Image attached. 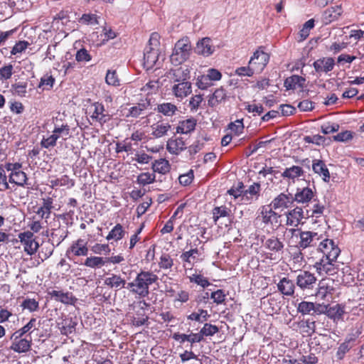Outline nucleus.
I'll return each instance as SVG.
<instances>
[{
	"mask_svg": "<svg viewBox=\"0 0 364 364\" xmlns=\"http://www.w3.org/2000/svg\"><path fill=\"white\" fill-rule=\"evenodd\" d=\"M287 236L289 237L287 243L289 245H294L299 239L296 247L300 250L314 247L323 237V234L318 233L314 230H301V229H287Z\"/></svg>",
	"mask_w": 364,
	"mask_h": 364,
	"instance_id": "obj_1",
	"label": "nucleus"
},
{
	"mask_svg": "<svg viewBox=\"0 0 364 364\" xmlns=\"http://www.w3.org/2000/svg\"><path fill=\"white\" fill-rule=\"evenodd\" d=\"M158 279V276L153 272L141 270L134 279L127 284V289L139 298H144L149 294V287L156 283Z\"/></svg>",
	"mask_w": 364,
	"mask_h": 364,
	"instance_id": "obj_2",
	"label": "nucleus"
},
{
	"mask_svg": "<svg viewBox=\"0 0 364 364\" xmlns=\"http://www.w3.org/2000/svg\"><path fill=\"white\" fill-rule=\"evenodd\" d=\"M183 73L184 70L182 68L171 69L170 71V74L171 75V77L173 81L178 82L172 86V93L176 98H180L181 100L187 97L192 91L191 84L190 82L186 80V77L181 80V75Z\"/></svg>",
	"mask_w": 364,
	"mask_h": 364,
	"instance_id": "obj_3",
	"label": "nucleus"
},
{
	"mask_svg": "<svg viewBox=\"0 0 364 364\" xmlns=\"http://www.w3.org/2000/svg\"><path fill=\"white\" fill-rule=\"evenodd\" d=\"M191 44L188 38L178 40L174 46L173 53L170 57L172 64L178 65L185 62L190 56Z\"/></svg>",
	"mask_w": 364,
	"mask_h": 364,
	"instance_id": "obj_4",
	"label": "nucleus"
},
{
	"mask_svg": "<svg viewBox=\"0 0 364 364\" xmlns=\"http://www.w3.org/2000/svg\"><path fill=\"white\" fill-rule=\"evenodd\" d=\"M22 168V164L19 162L5 164V168L9 172V183L20 187L26 186L28 177Z\"/></svg>",
	"mask_w": 364,
	"mask_h": 364,
	"instance_id": "obj_5",
	"label": "nucleus"
},
{
	"mask_svg": "<svg viewBox=\"0 0 364 364\" xmlns=\"http://www.w3.org/2000/svg\"><path fill=\"white\" fill-rule=\"evenodd\" d=\"M89 252L87 242L79 238L73 241L70 246L67 249L65 255L70 261L76 264H82V262L78 260L80 257H86Z\"/></svg>",
	"mask_w": 364,
	"mask_h": 364,
	"instance_id": "obj_6",
	"label": "nucleus"
},
{
	"mask_svg": "<svg viewBox=\"0 0 364 364\" xmlns=\"http://www.w3.org/2000/svg\"><path fill=\"white\" fill-rule=\"evenodd\" d=\"M264 247L269 252L267 257L272 259H279L284 252V244L277 236L272 235L263 241Z\"/></svg>",
	"mask_w": 364,
	"mask_h": 364,
	"instance_id": "obj_7",
	"label": "nucleus"
},
{
	"mask_svg": "<svg viewBox=\"0 0 364 364\" xmlns=\"http://www.w3.org/2000/svg\"><path fill=\"white\" fill-rule=\"evenodd\" d=\"M18 239L27 255L33 256L38 252L40 245L37 237L32 232H21L18 234Z\"/></svg>",
	"mask_w": 364,
	"mask_h": 364,
	"instance_id": "obj_8",
	"label": "nucleus"
},
{
	"mask_svg": "<svg viewBox=\"0 0 364 364\" xmlns=\"http://www.w3.org/2000/svg\"><path fill=\"white\" fill-rule=\"evenodd\" d=\"M18 331H15L11 336V345L10 349L14 352L21 353H26L30 350L32 344L31 337L25 336Z\"/></svg>",
	"mask_w": 364,
	"mask_h": 364,
	"instance_id": "obj_9",
	"label": "nucleus"
},
{
	"mask_svg": "<svg viewBox=\"0 0 364 364\" xmlns=\"http://www.w3.org/2000/svg\"><path fill=\"white\" fill-rule=\"evenodd\" d=\"M318 250L323 254L322 258H328V259H337L340 255L341 250L334 241L326 237L323 235V239L319 241Z\"/></svg>",
	"mask_w": 364,
	"mask_h": 364,
	"instance_id": "obj_10",
	"label": "nucleus"
},
{
	"mask_svg": "<svg viewBox=\"0 0 364 364\" xmlns=\"http://www.w3.org/2000/svg\"><path fill=\"white\" fill-rule=\"evenodd\" d=\"M259 210L258 218H260L265 225L272 228L280 225L281 215L276 213L270 205H262Z\"/></svg>",
	"mask_w": 364,
	"mask_h": 364,
	"instance_id": "obj_11",
	"label": "nucleus"
},
{
	"mask_svg": "<svg viewBox=\"0 0 364 364\" xmlns=\"http://www.w3.org/2000/svg\"><path fill=\"white\" fill-rule=\"evenodd\" d=\"M316 321L312 317L303 318L294 322L291 328L303 337H310L316 333Z\"/></svg>",
	"mask_w": 364,
	"mask_h": 364,
	"instance_id": "obj_12",
	"label": "nucleus"
},
{
	"mask_svg": "<svg viewBox=\"0 0 364 364\" xmlns=\"http://www.w3.org/2000/svg\"><path fill=\"white\" fill-rule=\"evenodd\" d=\"M316 282L315 274L307 270H300L296 277V285L303 291L312 290Z\"/></svg>",
	"mask_w": 364,
	"mask_h": 364,
	"instance_id": "obj_13",
	"label": "nucleus"
},
{
	"mask_svg": "<svg viewBox=\"0 0 364 364\" xmlns=\"http://www.w3.org/2000/svg\"><path fill=\"white\" fill-rule=\"evenodd\" d=\"M306 171L301 166L292 165L286 168L281 177L289 186L294 184L300 178L304 177Z\"/></svg>",
	"mask_w": 364,
	"mask_h": 364,
	"instance_id": "obj_14",
	"label": "nucleus"
},
{
	"mask_svg": "<svg viewBox=\"0 0 364 364\" xmlns=\"http://www.w3.org/2000/svg\"><path fill=\"white\" fill-rule=\"evenodd\" d=\"M336 259H328V258H321L316 262L314 267L316 272L321 275H334L338 272V267L333 264Z\"/></svg>",
	"mask_w": 364,
	"mask_h": 364,
	"instance_id": "obj_15",
	"label": "nucleus"
},
{
	"mask_svg": "<svg viewBox=\"0 0 364 364\" xmlns=\"http://www.w3.org/2000/svg\"><path fill=\"white\" fill-rule=\"evenodd\" d=\"M261 185L259 183L255 182L247 189H242V203L249 205L257 200L260 196Z\"/></svg>",
	"mask_w": 364,
	"mask_h": 364,
	"instance_id": "obj_16",
	"label": "nucleus"
},
{
	"mask_svg": "<svg viewBox=\"0 0 364 364\" xmlns=\"http://www.w3.org/2000/svg\"><path fill=\"white\" fill-rule=\"evenodd\" d=\"M316 195V191H313V189L309 186L297 188L293 198L294 201L297 203L308 205V204L314 198Z\"/></svg>",
	"mask_w": 364,
	"mask_h": 364,
	"instance_id": "obj_17",
	"label": "nucleus"
},
{
	"mask_svg": "<svg viewBox=\"0 0 364 364\" xmlns=\"http://www.w3.org/2000/svg\"><path fill=\"white\" fill-rule=\"evenodd\" d=\"M127 284L124 278L114 273H107L104 279V285L116 291L127 288Z\"/></svg>",
	"mask_w": 364,
	"mask_h": 364,
	"instance_id": "obj_18",
	"label": "nucleus"
},
{
	"mask_svg": "<svg viewBox=\"0 0 364 364\" xmlns=\"http://www.w3.org/2000/svg\"><path fill=\"white\" fill-rule=\"evenodd\" d=\"M269 60V55L262 50H256L251 57L249 64L252 66L256 72L264 70Z\"/></svg>",
	"mask_w": 364,
	"mask_h": 364,
	"instance_id": "obj_19",
	"label": "nucleus"
},
{
	"mask_svg": "<svg viewBox=\"0 0 364 364\" xmlns=\"http://www.w3.org/2000/svg\"><path fill=\"white\" fill-rule=\"evenodd\" d=\"M90 109H92L90 117L92 120L103 124L110 119V116L105 110L104 105L100 102L93 103Z\"/></svg>",
	"mask_w": 364,
	"mask_h": 364,
	"instance_id": "obj_20",
	"label": "nucleus"
},
{
	"mask_svg": "<svg viewBox=\"0 0 364 364\" xmlns=\"http://www.w3.org/2000/svg\"><path fill=\"white\" fill-rule=\"evenodd\" d=\"M294 202L291 193H281L272 200L270 205L274 210H284L290 207Z\"/></svg>",
	"mask_w": 364,
	"mask_h": 364,
	"instance_id": "obj_21",
	"label": "nucleus"
},
{
	"mask_svg": "<svg viewBox=\"0 0 364 364\" xmlns=\"http://www.w3.org/2000/svg\"><path fill=\"white\" fill-rule=\"evenodd\" d=\"M68 227L62 226L58 222V226L51 229L50 240L58 247L68 237Z\"/></svg>",
	"mask_w": 364,
	"mask_h": 364,
	"instance_id": "obj_22",
	"label": "nucleus"
},
{
	"mask_svg": "<svg viewBox=\"0 0 364 364\" xmlns=\"http://www.w3.org/2000/svg\"><path fill=\"white\" fill-rule=\"evenodd\" d=\"M335 65V60L333 58H321L314 62L313 66L317 73H327L331 71Z\"/></svg>",
	"mask_w": 364,
	"mask_h": 364,
	"instance_id": "obj_23",
	"label": "nucleus"
},
{
	"mask_svg": "<svg viewBox=\"0 0 364 364\" xmlns=\"http://www.w3.org/2000/svg\"><path fill=\"white\" fill-rule=\"evenodd\" d=\"M48 294L56 301L67 305H73L77 301L73 293L69 291L63 292V291L52 290L48 291Z\"/></svg>",
	"mask_w": 364,
	"mask_h": 364,
	"instance_id": "obj_24",
	"label": "nucleus"
},
{
	"mask_svg": "<svg viewBox=\"0 0 364 364\" xmlns=\"http://www.w3.org/2000/svg\"><path fill=\"white\" fill-rule=\"evenodd\" d=\"M154 110L166 117H172L180 112L175 104L166 102L157 104Z\"/></svg>",
	"mask_w": 364,
	"mask_h": 364,
	"instance_id": "obj_25",
	"label": "nucleus"
},
{
	"mask_svg": "<svg viewBox=\"0 0 364 364\" xmlns=\"http://www.w3.org/2000/svg\"><path fill=\"white\" fill-rule=\"evenodd\" d=\"M311 166L314 173L318 175L324 182L330 181V172L323 161L314 159L312 161Z\"/></svg>",
	"mask_w": 364,
	"mask_h": 364,
	"instance_id": "obj_26",
	"label": "nucleus"
},
{
	"mask_svg": "<svg viewBox=\"0 0 364 364\" xmlns=\"http://www.w3.org/2000/svg\"><path fill=\"white\" fill-rule=\"evenodd\" d=\"M278 291L284 296H291L295 291V283L289 277H283L277 283Z\"/></svg>",
	"mask_w": 364,
	"mask_h": 364,
	"instance_id": "obj_27",
	"label": "nucleus"
},
{
	"mask_svg": "<svg viewBox=\"0 0 364 364\" xmlns=\"http://www.w3.org/2000/svg\"><path fill=\"white\" fill-rule=\"evenodd\" d=\"M42 200V204L38 208L36 213L41 219H48L50 216L52 209L53 207V199L51 197L43 198Z\"/></svg>",
	"mask_w": 364,
	"mask_h": 364,
	"instance_id": "obj_28",
	"label": "nucleus"
},
{
	"mask_svg": "<svg viewBox=\"0 0 364 364\" xmlns=\"http://www.w3.org/2000/svg\"><path fill=\"white\" fill-rule=\"evenodd\" d=\"M287 225L296 227L304 218V210L302 208L296 206L286 213Z\"/></svg>",
	"mask_w": 364,
	"mask_h": 364,
	"instance_id": "obj_29",
	"label": "nucleus"
},
{
	"mask_svg": "<svg viewBox=\"0 0 364 364\" xmlns=\"http://www.w3.org/2000/svg\"><path fill=\"white\" fill-rule=\"evenodd\" d=\"M196 51L198 54L209 56L213 53L215 48L212 45V41L210 38H203L196 44Z\"/></svg>",
	"mask_w": 364,
	"mask_h": 364,
	"instance_id": "obj_30",
	"label": "nucleus"
},
{
	"mask_svg": "<svg viewBox=\"0 0 364 364\" xmlns=\"http://www.w3.org/2000/svg\"><path fill=\"white\" fill-rule=\"evenodd\" d=\"M171 126L168 122L159 121L151 126V135L153 137L156 139L161 138L167 135L168 132L171 129Z\"/></svg>",
	"mask_w": 364,
	"mask_h": 364,
	"instance_id": "obj_31",
	"label": "nucleus"
},
{
	"mask_svg": "<svg viewBox=\"0 0 364 364\" xmlns=\"http://www.w3.org/2000/svg\"><path fill=\"white\" fill-rule=\"evenodd\" d=\"M186 148L185 141L182 137L170 139L167 141L166 149L171 154H178Z\"/></svg>",
	"mask_w": 364,
	"mask_h": 364,
	"instance_id": "obj_32",
	"label": "nucleus"
},
{
	"mask_svg": "<svg viewBox=\"0 0 364 364\" xmlns=\"http://www.w3.org/2000/svg\"><path fill=\"white\" fill-rule=\"evenodd\" d=\"M196 124L197 121L193 117L180 121L176 127V133L185 134H190L195 130Z\"/></svg>",
	"mask_w": 364,
	"mask_h": 364,
	"instance_id": "obj_33",
	"label": "nucleus"
},
{
	"mask_svg": "<svg viewBox=\"0 0 364 364\" xmlns=\"http://www.w3.org/2000/svg\"><path fill=\"white\" fill-rule=\"evenodd\" d=\"M342 12L343 10L341 6H335L327 9L323 15L324 23L328 24L336 21L341 16Z\"/></svg>",
	"mask_w": 364,
	"mask_h": 364,
	"instance_id": "obj_34",
	"label": "nucleus"
},
{
	"mask_svg": "<svg viewBox=\"0 0 364 364\" xmlns=\"http://www.w3.org/2000/svg\"><path fill=\"white\" fill-rule=\"evenodd\" d=\"M306 79L301 76L293 75L284 80V87L287 90H296L304 87Z\"/></svg>",
	"mask_w": 364,
	"mask_h": 364,
	"instance_id": "obj_35",
	"label": "nucleus"
},
{
	"mask_svg": "<svg viewBox=\"0 0 364 364\" xmlns=\"http://www.w3.org/2000/svg\"><path fill=\"white\" fill-rule=\"evenodd\" d=\"M227 93L224 88L220 87L215 90L208 99V105L211 107L218 106L219 104L225 101Z\"/></svg>",
	"mask_w": 364,
	"mask_h": 364,
	"instance_id": "obj_36",
	"label": "nucleus"
},
{
	"mask_svg": "<svg viewBox=\"0 0 364 364\" xmlns=\"http://www.w3.org/2000/svg\"><path fill=\"white\" fill-rule=\"evenodd\" d=\"M159 58L158 50L153 48L146 49L144 53V64L146 69L152 68Z\"/></svg>",
	"mask_w": 364,
	"mask_h": 364,
	"instance_id": "obj_37",
	"label": "nucleus"
},
{
	"mask_svg": "<svg viewBox=\"0 0 364 364\" xmlns=\"http://www.w3.org/2000/svg\"><path fill=\"white\" fill-rule=\"evenodd\" d=\"M144 306L141 309L136 311L135 316H134L132 323L135 326H141L148 322L149 316L146 314L145 308L148 306L147 303L145 301H140Z\"/></svg>",
	"mask_w": 364,
	"mask_h": 364,
	"instance_id": "obj_38",
	"label": "nucleus"
},
{
	"mask_svg": "<svg viewBox=\"0 0 364 364\" xmlns=\"http://www.w3.org/2000/svg\"><path fill=\"white\" fill-rule=\"evenodd\" d=\"M213 220L217 224L221 218H230L231 210L226 205L215 206L212 210Z\"/></svg>",
	"mask_w": 364,
	"mask_h": 364,
	"instance_id": "obj_39",
	"label": "nucleus"
},
{
	"mask_svg": "<svg viewBox=\"0 0 364 364\" xmlns=\"http://www.w3.org/2000/svg\"><path fill=\"white\" fill-rule=\"evenodd\" d=\"M151 168L154 172L164 175L170 171L171 165L168 160L159 159L152 163Z\"/></svg>",
	"mask_w": 364,
	"mask_h": 364,
	"instance_id": "obj_40",
	"label": "nucleus"
},
{
	"mask_svg": "<svg viewBox=\"0 0 364 364\" xmlns=\"http://www.w3.org/2000/svg\"><path fill=\"white\" fill-rule=\"evenodd\" d=\"M126 231L123 226L120 223H117L114 228L109 231L107 235L106 239L107 240H113L116 242L122 240L125 235Z\"/></svg>",
	"mask_w": 364,
	"mask_h": 364,
	"instance_id": "obj_41",
	"label": "nucleus"
},
{
	"mask_svg": "<svg viewBox=\"0 0 364 364\" xmlns=\"http://www.w3.org/2000/svg\"><path fill=\"white\" fill-rule=\"evenodd\" d=\"M106 264L105 258L98 256L87 257L82 264L87 267L96 269L101 268Z\"/></svg>",
	"mask_w": 364,
	"mask_h": 364,
	"instance_id": "obj_42",
	"label": "nucleus"
},
{
	"mask_svg": "<svg viewBox=\"0 0 364 364\" xmlns=\"http://www.w3.org/2000/svg\"><path fill=\"white\" fill-rule=\"evenodd\" d=\"M56 245L49 242H43L38 251V257L41 258V261H44L49 258L53 253L54 248Z\"/></svg>",
	"mask_w": 364,
	"mask_h": 364,
	"instance_id": "obj_43",
	"label": "nucleus"
},
{
	"mask_svg": "<svg viewBox=\"0 0 364 364\" xmlns=\"http://www.w3.org/2000/svg\"><path fill=\"white\" fill-rule=\"evenodd\" d=\"M149 106V102H142V103H138L135 106H133L129 109V112L127 114V117H138L140 115L143 114L144 111L148 109Z\"/></svg>",
	"mask_w": 364,
	"mask_h": 364,
	"instance_id": "obj_44",
	"label": "nucleus"
},
{
	"mask_svg": "<svg viewBox=\"0 0 364 364\" xmlns=\"http://www.w3.org/2000/svg\"><path fill=\"white\" fill-rule=\"evenodd\" d=\"M314 201L315 203H314L312 208L311 210H307L306 214L308 217L318 218L323 215L325 210V206L318 200H314Z\"/></svg>",
	"mask_w": 364,
	"mask_h": 364,
	"instance_id": "obj_45",
	"label": "nucleus"
},
{
	"mask_svg": "<svg viewBox=\"0 0 364 364\" xmlns=\"http://www.w3.org/2000/svg\"><path fill=\"white\" fill-rule=\"evenodd\" d=\"M333 291V287L326 284L323 281H321L318 284V288L317 289L316 295L319 299L324 300L326 299L328 294H332Z\"/></svg>",
	"mask_w": 364,
	"mask_h": 364,
	"instance_id": "obj_46",
	"label": "nucleus"
},
{
	"mask_svg": "<svg viewBox=\"0 0 364 364\" xmlns=\"http://www.w3.org/2000/svg\"><path fill=\"white\" fill-rule=\"evenodd\" d=\"M198 254V248H193L188 251L183 252L180 256L181 259L183 262V267H186V264H188L191 268L193 266V263H192L191 259H195L196 255Z\"/></svg>",
	"mask_w": 364,
	"mask_h": 364,
	"instance_id": "obj_47",
	"label": "nucleus"
},
{
	"mask_svg": "<svg viewBox=\"0 0 364 364\" xmlns=\"http://www.w3.org/2000/svg\"><path fill=\"white\" fill-rule=\"evenodd\" d=\"M344 314L343 307L340 304H336L333 306L328 305L326 315L328 317L332 319H339Z\"/></svg>",
	"mask_w": 364,
	"mask_h": 364,
	"instance_id": "obj_48",
	"label": "nucleus"
},
{
	"mask_svg": "<svg viewBox=\"0 0 364 364\" xmlns=\"http://www.w3.org/2000/svg\"><path fill=\"white\" fill-rule=\"evenodd\" d=\"M36 324H37V318H31L29 321L24 325L21 328L18 329L16 331L19 332L20 333L28 336L29 338L31 337V333H33V330L36 328Z\"/></svg>",
	"mask_w": 364,
	"mask_h": 364,
	"instance_id": "obj_49",
	"label": "nucleus"
},
{
	"mask_svg": "<svg viewBox=\"0 0 364 364\" xmlns=\"http://www.w3.org/2000/svg\"><path fill=\"white\" fill-rule=\"evenodd\" d=\"M189 281L191 283L196 284L197 285L203 287V289L210 285V282L208 278L205 277L201 274H193L188 277Z\"/></svg>",
	"mask_w": 364,
	"mask_h": 364,
	"instance_id": "obj_50",
	"label": "nucleus"
},
{
	"mask_svg": "<svg viewBox=\"0 0 364 364\" xmlns=\"http://www.w3.org/2000/svg\"><path fill=\"white\" fill-rule=\"evenodd\" d=\"M21 307L29 312H35L39 309V302L35 299L26 298L21 303Z\"/></svg>",
	"mask_w": 364,
	"mask_h": 364,
	"instance_id": "obj_51",
	"label": "nucleus"
},
{
	"mask_svg": "<svg viewBox=\"0 0 364 364\" xmlns=\"http://www.w3.org/2000/svg\"><path fill=\"white\" fill-rule=\"evenodd\" d=\"M10 188L9 177L6 174L5 164H0V191H6Z\"/></svg>",
	"mask_w": 364,
	"mask_h": 364,
	"instance_id": "obj_52",
	"label": "nucleus"
},
{
	"mask_svg": "<svg viewBox=\"0 0 364 364\" xmlns=\"http://www.w3.org/2000/svg\"><path fill=\"white\" fill-rule=\"evenodd\" d=\"M53 134L58 136V139L60 137L66 140L70 136V127L66 124H62L60 127H55Z\"/></svg>",
	"mask_w": 364,
	"mask_h": 364,
	"instance_id": "obj_53",
	"label": "nucleus"
},
{
	"mask_svg": "<svg viewBox=\"0 0 364 364\" xmlns=\"http://www.w3.org/2000/svg\"><path fill=\"white\" fill-rule=\"evenodd\" d=\"M314 302L303 301L298 304L296 309L297 311L302 315H307L309 314L311 311H314Z\"/></svg>",
	"mask_w": 364,
	"mask_h": 364,
	"instance_id": "obj_54",
	"label": "nucleus"
},
{
	"mask_svg": "<svg viewBox=\"0 0 364 364\" xmlns=\"http://www.w3.org/2000/svg\"><path fill=\"white\" fill-rule=\"evenodd\" d=\"M173 265V259L171 258L170 255L164 253L160 257L159 262V267L161 269H171Z\"/></svg>",
	"mask_w": 364,
	"mask_h": 364,
	"instance_id": "obj_55",
	"label": "nucleus"
},
{
	"mask_svg": "<svg viewBox=\"0 0 364 364\" xmlns=\"http://www.w3.org/2000/svg\"><path fill=\"white\" fill-rule=\"evenodd\" d=\"M28 83L26 82H18L12 85L14 94L20 97H24L27 93Z\"/></svg>",
	"mask_w": 364,
	"mask_h": 364,
	"instance_id": "obj_56",
	"label": "nucleus"
},
{
	"mask_svg": "<svg viewBox=\"0 0 364 364\" xmlns=\"http://www.w3.org/2000/svg\"><path fill=\"white\" fill-rule=\"evenodd\" d=\"M219 331V328L217 326L205 323L203 327L200 330V332L203 337L204 336H213Z\"/></svg>",
	"mask_w": 364,
	"mask_h": 364,
	"instance_id": "obj_57",
	"label": "nucleus"
},
{
	"mask_svg": "<svg viewBox=\"0 0 364 364\" xmlns=\"http://www.w3.org/2000/svg\"><path fill=\"white\" fill-rule=\"evenodd\" d=\"M245 188V186L242 182H238L237 186H233L228 191V193L236 200L239 199V200L242 203V189Z\"/></svg>",
	"mask_w": 364,
	"mask_h": 364,
	"instance_id": "obj_58",
	"label": "nucleus"
},
{
	"mask_svg": "<svg viewBox=\"0 0 364 364\" xmlns=\"http://www.w3.org/2000/svg\"><path fill=\"white\" fill-rule=\"evenodd\" d=\"M155 181V175L149 172L140 173L137 177V183L145 186L153 183Z\"/></svg>",
	"mask_w": 364,
	"mask_h": 364,
	"instance_id": "obj_59",
	"label": "nucleus"
},
{
	"mask_svg": "<svg viewBox=\"0 0 364 364\" xmlns=\"http://www.w3.org/2000/svg\"><path fill=\"white\" fill-rule=\"evenodd\" d=\"M314 20L311 18L308 20L303 26L302 28L299 31L301 41L305 40L310 33L311 29L314 27Z\"/></svg>",
	"mask_w": 364,
	"mask_h": 364,
	"instance_id": "obj_60",
	"label": "nucleus"
},
{
	"mask_svg": "<svg viewBox=\"0 0 364 364\" xmlns=\"http://www.w3.org/2000/svg\"><path fill=\"white\" fill-rule=\"evenodd\" d=\"M244 127L242 119H237L228 124V128L237 136L243 132Z\"/></svg>",
	"mask_w": 364,
	"mask_h": 364,
	"instance_id": "obj_61",
	"label": "nucleus"
},
{
	"mask_svg": "<svg viewBox=\"0 0 364 364\" xmlns=\"http://www.w3.org/2000/svg\"><path fill=\"white\" fill-rule=\"evenodd\" d=\"M210 298L217 305L222 304L225 302L226 294L223 289H218L210 294Z\"/></svg>",
	"mask_w": 364,
	"mask_h": 364,
	"instance_id": "obj_62",
	"label": "nucleus"
},
{
	"mask_svg": "<svg viewBox=\"0 0 364 364\" xmlns=\"http://www.w3.org/2000/svg\"><path fill=\"white\" fill-rule=\"evenodd\" d=\"M291 261L294 267H300L304 261V255L301 252V250L299 249L296 252H294L291 256Z\"/></svg>",
	"mask_w": 364,
	"mask_h": 364,
	"instance_id": "obj_63",
	"label": "nucleus"
},
{
	"mask_svg": "<svg viewBox=\"0 0 364 364\" xmlns=\"http://www.w3.org/2000/svg\"><path fill=\"white\" fill-rule=\"evenodd\" d=\"M196 85L199 89L206 90L212 86L213 83L206 75H203L198 77Z\"/></svg>",
	"mask_w": 364,
	"mask_h": 364,
	"instance_id": "obj_64",
	"label": "nucleus"
}]
</instances>
